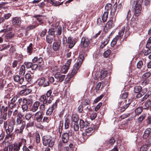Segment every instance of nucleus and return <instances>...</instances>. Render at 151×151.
<instances>
[{
    "instance_id": "de8ad7c7",
    "label": "nucleus",
    "mask_w": 151,
    "mask_h": 151,
    "mask_svg": "<svg viewBox=\"0 0 151 151\" xmlns=\"http://www.w3.org/2000/svg\"><path fill=\"white\" fill-rule=\"evenodd\" d=\"M128 96V94L127 92L124 93L122 95L120 96V99H126Z\"/></svg>"
},
{
    "instance_id": "864d4df0",
    "label": "nucleus",
    "mask_w": 151,
    "mask_h": 151,
    "mask_svg": "<svg viewBox=\"0 0 151 151\" xmlns=\"http://www.w3.org/2000/svg\"><path fill=\"white\" fill-rule=\"evenodd\" d=\"M46 40L47 42L49 44L51 43L53 41L52 38L50 36H47Z\"/></svg>"
},
{
    "instance_id": "69168bd1",
    "label": "nucleus",
    "mask_w": 151,
    "mask_h": 151,
    "mask_svg": "<svg viewBox=\"0 0 151 151\" xmlns=\"http://www.w3.org/2000/svg\"><path fill=\"white\" fill-rule=\"evenodd\" d=\"M89 126H88V127L86 128L84 130H85V132L88 133H90L93 130V129L91 128L88 127Z\"/></svg>"
},
{
    "instance_id": "a211bd4d",
    "label": "nucleus",
    "mask_w": 151,
    "mask_h": 151,
    "mask_svg": "<svg viewBox=\"0 0 151 151\" xmlns=\"http://www.w3.org/2000/svg\"><path fill=\"white\" fill-rule=\"evenodd\" d=\"M67 43L69 44V47L70 48H72L76 43V41L74 40H72L71 38L69 37L68 38L67 40Z\"/></svg>"
},
{
    "instance_id": "a878e982",
    "label": "nucleus",
    "mask_w": 151,
    "mask_h": 151,
    "mask_svg": "<svg viewBox=\"0 0 151 151\" xmlns=\"http://www.w3.org/2000/svg\"><path fill=\"white\" fill-rule=\"evenodd\" d=\"M52 93V91L51 90H49L47 91L46 93V96L47 97V98H49L48 102V103L49 104H50L52 102V99L51 96Z\"/></svg>"
},
{
    "instance_id": "f257e3e1",
    "label": "nucleus",
    "mask_w": 151,
    "mask_h": 151,
    "mask_svg": "<svg viewBox=\"0 0 151 151\" xmlns=\"http://www.w3.org/2000/svg\"><path fill=\"white\" fill-rule=\"evenodd\" d=\"M84 59L83 55H80L79 57L77 59L76 63L73 66V69L71 73V75L72 76L74 75L77 73Z\"/></svg>"
},
{
    "instance_id": "e2e57ef3",
    "label": "nucleus",
    "mask_w": 151,
    "mask_h": 151,
    "mask_svg": "<svg viewBox=\"0 0 151 151\" xmlns=\"http://www.w3.org/2000/svg\"><path fill=\"white\" fill-rule=\"evenodd\" d=\"M143 65V62L141 60H140L137 63V67L138 68H141Z\"/></svg>"
},
{
    "instance_id": "4c0bfd02",
    "label": "nucleus",
    "mask_w": 151,
    "mask_h": 151,
    "mask_svg": "<svg viewBox=\"0 0 151 151\" xmlns=\"http://www.w3.org/2000/svg\"><path fill=\"white\" fill-rule=\"evenodd\" d=\"M17 98V96H14L13 97L12 99L11 100V102L9 105V106L10 107H13V104L16 101Z\"/></svg>"
},
{
    "instance_id": "aec40b11",
    "label": "nucleus",
    "mask_w": 151,
    "mask_h": 151,
    "mask_svg": "<svg viewBox=\"0 0 151 151\" xmlns=\"http://www.w3.org/2000/svg\"><path fill=\"white\" fill-rule=\"evenodd\" d=\"M14 124L13 122H9L8 128L6 129V132H12L14 129Z\"/></svg>"
},
{
    "instance_id": "3c124183",
    "label": "nucleus",
    "mask_w": 151,
    "mask_h": 151,
    "mask_svg": "<svg viewBox=\"0 0 151 151\" xmlns=\"http://www.w3.org/2000/svg\"><path fill=\"white\" fill-rule=\"evenodd\" d=\"M19 61L16 60H14L12 63V67L13 68L16 67L19 63Z\"/></svg>"
},
{
    "instance_id": "774afa93",
    "label": "nucleus",
    "mask_w": 151,
    "mask_h": 151,
    "mask_svg": "<svg viewBox=\"0 0 151 151\" xmlns=\"http://www.w3.org/2000/svg\"><path fill=\"white\" fill-rule=\"evenodd\" d=\"M145 118V116L144 115H142L140 116L138 119V122L141 123V122L142 120L144 119Z\"/></svg>"
},
{
    "instance_id": "4468645a",
    "label": "nucleus",
    "mask_w": 151,
    "mask_h": 151,
    "mask_svg": "<svg viewBox=\"0 0 151 151\" xmlns=\"http://www.w3.org/2000/svg\"><path fill=\"white\" fill-rule=\"evenodd\" d=\"M69 138V134L67 132H65L62 136V141L63 143H67L68 141Z\"/></svg>"
},
{
    "instance_id": "20e7f679",
    "label": "nucleus",
    "mask_w": 151,
    "mask_h": 151,
    "mask_svg": "<svg viewBox=\"0 0 151 151\" xmlns=\"http://www.w3.org/2000/svg\"><path fill=\"white\" fill-rule=\"evenodd\" d=\"M16 125L17 126L19 129H17L15 130L16 133L19 134H22L23 133V130L26 127L25 122L24 121H17L16 122Z\"/></svg>"
},
{
    "instance_id": "bb28decb",
    "label": "nucleus",
    "mask_w": 151,
    "mask_h": 151,
    "mask_svg": "<svg viewBox=\"0 0 151 151\" xmlns=\"http://www.w3.org/2000/svg\"><path fill=\"white\" fill-rule=\"evenodd\" d=\"M70 124V120L68 119V117L67 116L65 118L64 122V127L65 129H67L69 127Z\"/></svg>"
},
{
    "instance_id": "2f4dec72",
    "label": "nucleus",
    "mask_w": 151,
    "mask_h": 151,
    "mask_svg": "<svg viewBox=\"0 0 151 151\" xmlns=\"http://www.w3.org/2000/svg\"><path fill=\"white\" fill-rule=\"evenodd\" d=\"M35 137L36 140V142L37 143H40V139L39 133L38 131H36L35 134Z\"/></svg>"
},
{
    "instance_id": "f704fd0d",
    "label": "nucleus",
    "mask_w": 151,
    "mask_h": 151,
    "mask_svg": "<svg viewBox=\"0 0 151 151\" xmlns=\"http://www.w3.org/2000/svg\"><path fill=\"white\" fill-rule=\"evenodd\" d=\"M11 132H6L7 135L6 136L5 138V140L6 139H8L9 138H11V140L12 139V138L13 137V134H11Z\"/></svg>"
},
{
    "instance_id": "f8f14e48",
    "label": "nucleus",
    "mask_w": 151,
    "mask_h": 151,
    "mask_svg": "<svg viewBox=\"0 0 151 151\" xmlns=\"http://www.w3.org/2000/svg\"><path fill=\"white\" fill-rule=\"evenodd\" d=\"M61 43V40L58 38V41L54 42L53 44L52 47L53 49L55 51L58 50L60 46Z\"/></svg>"
},
{
    "instance_id": "393cba45",
    "label": "nucleus",
    "mask_w": 151,
    "mask_h": 151,
    "mask_svg": "<svg viewBox=\"0 0 151 151\" xmlns=\"http://www.w3.org/2000/svg\"><path fill=\"white\" fill-rule=\"evenodd\" d=\"M151 132V129L150 128H147L146 129L144 132L143 137L144 139L147 138L149 136Z\"/></svg>"
},
{
    "instance_id": "473e14b6",
    "label": "nucleus",
    "mask_w": 151,
    "mask_h": 151,
    "mask_svg": "<svg viewBox=\"0 0 151 151\" xmlns=\"http://www.w3.org/2000/svg\"><path fill=\"white\" fill-rule=\"evenodd\" d=\"M109 12L105 11L102 16V19L103 22H104L106 21L108 17Z\"/></svg>"
},
{
    "instance_id": "9d476101",
    "label": "nucleus",
    "mask_w": 151,
    "mask_h": 151,
    "mask_svg": "<svg viewBox=\"0 0 151 151\" xmlns=\"http://www.w3.org/2000/svg\"><path fill=\"white\" fill-rule=\"evenodd\" d=\"M90 43L89 40L87 37H83L81 42V45L83 48L87 47Z\"/></svg>"
},
{
    "instance_id": "c9c22d12",
    "label": "nucleus",
    "mask_w": 151,
    "mask_h": 151,
    "mask_svg": "<svg viewBox=\"0 0 151 151\" xmlns=\"http://www.w3.org/2000/svg\"><path fill=\"white\" fill-rule=\"evenodd\" d=\"M21 105L23 112L27 111L28 110V106L26 103H25L24 102H23V104H22Z\"/></svg>"
},
{
    "instance_id": "a19ab883",
    "label": "nucleus",
    "mask_w": 151,
    "mask_h": 151,
    "mask_svg": "<svg viewBox=\"0 0 151 151\" xmlns=\"http://www.w3.org/2000/svg\"><path fill=\"white\" fill-rule=\"evenodd\" d=\"M23 65H24V66H26L27 68H31L32 66V63L29 62H24Z\"/></svg>"
},
{
    "instance_id": "09e8293b",
    "label": "nucleus",
    "mask_w": 151,
    "mask_h": 151,
    "mask_svg": "<svg viewBox=\"0 0 151 151\" xmlns=\"http://www.w3.org/2000/svg\"><path fill=\"white\" fill-rule=\"evenodd\" d=\"M146 144L147 146H151V137H150L146 141Z\"/></svg>"
},
{
    "instance_id": "6e6552de",
    "label": "nucleus",
    "mask_w": 151,
    "mask_h": 151,
    "mask_svg": "<svg viewBox=\"0 0 151 151\" xmlns=\"http://www.w3.org/2000/svg\"><path fill=\"white\" fill-rule=\"evenodd\" d=\"M60 73L59 72H57L54 75L55 78L56 79V82L60 83L62 82L65 77L66 76L64 75H62L60 76Z\"/></svg>"
},
{
    "instance_id": "37998d69",
    "label": "nucleus",
    "mask_w": 151,
    "mask_h": 151,
    "mask_svg": "<svg viewBox=\"0 0 151 151\" xmlns=\"http://www.w3.org/2000/svg\"><path fill=\"white\" fill-rule=\"evenodd\" d=\"M32 114L31 112L27 113L25 115V119L27 120H29L32 117Z\"/></svg>"
},
{
    "instance_id": "72a5a7b5",
    "label": "nucleus",
    "mask_w": 151,
    "mask_h": 151,
    "mask_svg": "<svg viewBox=\"0 0 151 151\" xmlns=\"http://www.w3.org/2000/svg\"><path fill=\"white\" fill-rule=\"evenodd\" d=\"M21 87L24 89L26 95L32 92V90L30 89L27 88L26 86V85L22 86H21Z\"/></svg>"
},
{
    "instance_id": "7ed1b4c3",
    "label": "nucleus",
    "mask_w": 151,
    "mask_h": 151,
    "mask_svg": "<svg viewBox=\"0 0 151 151\" xmlns=\"http://www.w3.org/2000/svg\"><path fill=\"white\" fill-rule=\"evenodd\" d=\"M43 143L45 146L48 145L50 147H52L54 142L51 139V137L49 136H45L42 138Z\"/></svg>"
},
{
    "instance_id": "052dcab7",
    "label": "nucleus",
    "mask_w": 151,
    "mask_h": 151,
    "mask_svg": "<svg viewBox=\"0 0 151 151\" xmlns=\"http://www.w3.org/2000/svg\"><path fill=\"white\" fill-rule=\"evenodd\" d=\"M150 93H149V92L146 93V94L141 99V101H143L147 99L150 96Z\"/></svg>"
},
{
    "instance_id": "58836bf2",
    "label": "nucleus",
    "mask_w": 151,
    "mask_h": 151,
    "mask_svg": "<svg viewBox=\"0 0 151 151\" xmlns=\"http://www.w3.org/2000/svg\"><path fill=\"white\" fill-rule=\"evenodd\" d=\"M25 79L28 82L30 81L32 78L30 74L29 73H27L25 74Z\"/></svg>"
},
{
    "instance_id": "338daca9",
    "label": "nucleus",
    "mask_w": 151,
    "mask_h": 151,
    "mask_svg": "<svg viewBox=\"0 0 151 151\" xmlns=\"http://www.w3.org/2000/svg\"><path fill=\"white\" fill-rule=\"evenodd\" d=\"M97 116V114L96 112H93L90 116L92 120L94 119Z\"/></svg>"
},
{
    "instance_id": "9b49d317",
    "label": "nucleus",
    "mask_w": 151,
    "mask_h": 151,
    "mask_svg": "<svg viewBox=\"0 0 151 151\" xmlns=\"http://www.w3.org/2000/svg\"><path fill=\"white\" fill-rule=\"evenodd\" d=\"M14 80L17 83L22 84L24 81V78L23 77H20L18 75L15 76L14 77Z\"/></svg>"
},
{
    "instance_id": "8fccbe9b",
    "label": "nucleus",
    "mask_w": 151,
    "mask_h": 151,
    "mask_svg": "<svg viewBox=\"0 0 151 151\" xmlns=\"http://www.w3.org/2000/svg\"><path fill=\"white\" fill-rule=\"evenodd\" d=\"M45 81V79L44 78H42L39 80L38 82L39 85L40 86L43 85Z\"/></svg>"
},
{
    "instance_id": "4be33fe9",
    "label": "nucleus",
    "mask_w": 151,
    "mask_h": 151,
    "mask_svg": "<svg viewBox=\"0 0 151 151\" xmlns=\"http://www.w3.org/2000/svg\"><path fill=\"white\" fill-rule=\"evenodd\" d=\"M12 22L14 25H19L21 23V20L18 17H15L13 19Z\"/></svg>"
},
{
    "instance_id": "6ab92c4d",
    "label": "nucleus",
    "mask_w": 151,
    "mask_h": 151,
    "mask_svg": "<svg viewBox=\"0 0 151 151\" xmlns=\"http://www.w3.org/2000/svg\"><path fill=\"white\" fill-rule=\"evenodd\" d=\"M26 68L24 65H22L20 67L19 72V74L20 76H24L25 73Z\"/></svg>"
},
{
    "instance_id": "e433bc0d",
    "label": "nucleus",
    "mask_w": 151,
    "mask_h": 151,
    "mask_svg": "<svg viewBox=\"0 0 151 151\" xmlns=\"http://www.w3.org/2000/svg\"><path fill=\"white\" fill-rule=\"evenodd\" d=\"M33 17L36 18L37 20L40 23V24H42L44 23L43 21H42V19L40 15H35Z\"/></svg>"
},
{
    "instance_id": "4d7b16f0",
    "label": "nucleus",
    "mask_w": 151,
    "mask_h": 151,
    "mask_svg": "<svg viewBox=\"0 0 151 151\" xmlns=\"http://www.w3.org/2000/svg\"><path fill=\"white\" fill-rule=\"evenodd\" d=\"M148 147L146 144L142 146L140 148V151H146L147 150Z\"/></svg>"
},
{
    "instance_id": "1a4fd4ad",
    "label": "nucleus",
    "mask_w": 151,
    "mask_h": 151,
    "mask_svg": "<svg viewBox=\"0 0 151 151\" xmlns=\"http://www.w3.org/2000/svg\"><path fill=\"white\" fill-rule=\"evenodd\" d=\"M57 103L55 102L51 106L49 107L47 110L46 114L47 116H50L52 113L53 110L57 107Z\"/></svg>"
},
{
    "instance_id": "ddd939ff",
    "label": "nucleus",
    "mask_w": 151,
    "mask_h": 151,
    "mask_svg": "<svg viewBox=\"0 0 151 151\" xmlns=\"http://www.w3.org/2000/svg\"><path fill=\"white\" fill-rule=\"evenodd\" d=\"M42 114L41 112L38 111L36 113L34 114V118L37 122H41L42 118Z\"/></svg>"
},
{
    "instance_id": "423d86ee",
    "label": "nucleus",
    "mask_w": 151,
    "mask_h": 151,
    "mask_svg": "<svg viewBox=\"0 0 151 151\" xmlns=\"http://www.w3.org/2000/svg\"><path fill=\"white\" fill-rule=\"evenodd\" d=\"M117 6V4L115 3L112 7V5L111 4H106L105 7V9L106 11L108 12L110 11L111 13H114V12L116 9Z\"/></svg>"
},
{
    "instance_id": "0eeeda50",
    "label": "nucleus",
    "mask_w": 151,
    "mask_h": 151,
    "mask_svg": "<svg viewBox=\"0 0 151 151\" xmlns=\"http://www.w3.org/2000/svg\"><path fill=\"white\" fill-rule=\"evenodd\" d=\"M132 8L135 16H138L141 12V10L142 9L141 5L136 3L134 6H133Z\"/></svg>"
},
{
    "instance_id": "603ef678",
    "label": "nucleus",
    "mask_w": 151,
    "mask_h": 151,
    "mask_svg": "<svg viewBox=\"0 0 151 151\" xmlns=\"http://www.w3.org/2000/svg\"><path fill=\"white\" fill-rule=\"evenodd\" d=\"M22 117L23 115L21 113H19L17 115V119L16 122H17L18 120L19 121H23V120L22 119Z\"/></svg>"
},
{
    "instance_id": "49530a36",
    "label": "nucleus",
    "mask_w": 151,
    "mask_h": 151,
    "mask_svg": "<svg viewBox=\"0 0 151 151\" xmlns=\"http://www.w3.org/2000/svg\"><path fill=\"white\" fill-rule=\"evenodd\" d=\"M63 125V121H60V126L59 127L58 131L60 133H61L62 132V127Z\"/></svg>"
},
{
    "instance_id": "412c9836",
    "label": "nucleus",
    "mask_w": 151,
    "mask_h": 151,
    "mask_svg": "<svg viewBox=\"0 0 151 151\" xmlns=\"http://www.w3.org/2000/svg\"><path fill=\"white\" fill-rule=\"evenodd\" d=\"M114 26L113 21L111 20L109 21L106 24L104 29H107L112 28Z\"/></svg>"
},
{
    "instance_id": "2eb2a0df",
    "label": "nucleus",
    "mask_w": 151,
    "mask_h": 151,
    "mask_svg": "<svg viewBox=\"0 0 151 151\" xmlns=\"http://www.w3.org/2000/svg\"><path fill=\"white\" fill-rule=\"evenodd\" d=\"M40 102L36 101L32 105L30 109V111L32 112H35L38 109L40 105Z\"/></svg>"
},
{
    "instance_id": "ea45409f",
    "label": "nucleus",
    "mask_w": 151,
    "mask_h": 151,
    "mask_svg": "<svg viewBox=\"0 0 151 151\" xmlns=\"http://www.w3.org/2000/svg\"><path fill=\"white\" fill-rule=\"evenodd\" d=\"M142 88V87L140 86H136L134 87V90L135 93H140Z\"/></svg>"
},
{
    "instance_id": "13d9d810",
    "label": "nucleus",
    "mask_w": 151,
    "mask_h": 151,
    "mask_svg": "<svg viewBox=\"0 0 151 151\" xmlns=\"http://www.w3.org/2000/svg\"><path fill=\"white\" fill-rule=\"evenodd\" d=\"M150 72H146L143 75V77L145 79H147L150 76Z\"/></svg>"
},
{
    "instance_id": "7c9ffc66",
    "label": "nucleus",
    "mask_w": 151,
    "mask_h": 151,
    "mask_svg": "<svg viewBox=\"0 0 151 151\" xmlns=\"http://www.w3.org/2000/svg\"><path fill=\"white\" fill-rule=\"evenodd\" d=\"M71 118L72 121L75 122H77L78 121V116L77 114H73L72 115Z\"/></svg>"
},
{
    "instance_id": "5701e85b",
    "label": "nucleus",
    "mask_w": 151,
    "mask_h": 151,
    "mask_svg": "<svg viewBox=\"0 0 151 151\" xmlns=\"http://www.w3.org/2000/svg\"><path fill=\"white\" fill-rule=\"evenodd\" d=\"M48 98L45 95H43L41 96L40 99V102H42L43 104H47L48 102Z\"/></svg>"
},
{
    "instance_id": "f3484780",
    "label": "nucleus",
    "mask_w": 151,
    "mask_h": 151,
    "mask_svg": "<svg viewBox=\"0 0 151 151\" xmlns=\"http://www.w3.org/2000/svg\"><path fill=\"white\" fill-rule=\"evenodd\" d=\"M32 97L33 96H29L27 98H24V99L23 101L24 103H26L28 105L31 104L33 101Z\"/></svg>"
},
{
    "instance_id": "c756f323",
    "label": "nucleus",
    "mask_w": 151,
    "mask_h": 151,
    "mask_svg": "<svg viewBox=\"0 0 151 151\" xmlns=\"http://www.w3.org/2000/svg\"><path fill=\"white\" fill-rule=\"evenodd\" d=\"M69 68V67L66 66V65H64L61 68L60 72L61 73H65L67 72Z\"/></svg>"
},
{
    "instance_id": "680f3d73",
    "label": "nucleus",
    "mask_w": 151,
    "mask_h": 151,
    "mask_svg": "<svg viewBox=\"0 0 151 151\" xmlns=\"http://www.w3.org/2000/svg\"><path fill=\"white\" fill-rule=\"evenodd\" d=\"M55 30L53 28H51L49 29V30L48 32V33L49 34L51 35H53L55 34Z\"/></svg>"
},
{
    "instance_id": "dca6fc26",
    "label": "nucleus",
    "mask_w": 151,
    "mask_h": 151,
    "mask_svg": "<svg viewBox=\"0 0 151 151\" xmlns=\"http://www.w3.org/2000/svg\"><path fill=\"white\" fill-rule=\"evenodd\" d=\"M80 125L81 128L85 129L86 128L88 127L89 124L87 122H84L83 120H80Z\"/></svg>"
},
{
    "instance_id": "79ce46f5",
    "label": "nucleus",
    "mask_w": 151,
    "mask_h": 151,
    "mask_svg": "<svg viewBox=\"0 0 151 151\" xmlns=\"http://www.w3.org/2000/svg\"><path fill=\"white\" fill-rule=\"evenodd\" d=\"M135 113L136 114H139L142 111V109L141 107H139L136 109L135 110Z\"/></svg>"
},
{
    "instance_id": "6e6d98bb",
    "label": "nucleus",
    "mask_w": 151,
    "mask_h": 151,
    "mask_svg": "<svg viewBox=\"0 0 151 151\" xmlns=\"http://www.w3.org/2000/svg\"><path fill=\"white\" fill-rule=\"evenodd\" d=\"M38 25H30L27 27L26 28V30L27 31H28L32 29H34Z\"/></svg>"
},
{
    "instance_id": "39448f33",
    "label": "nucleus",
    "mask_w": 151,
    "mask_h": 151,
    "mask_svg": "<svg viewBox=\"0 0 151 151\" xmlns=\"http://www.w3.org/2000/svg\"><path fill=\"white\" fill-rule=\"evenodd\" d=\"M107 72L104 70L97 72L96 73V78L100 80L103 79L106 76Z\"/></svg>"
},
{
    "instance_id": "0e129e2a",
    "label": "nucleus",
    "mask_w": 151,
    "mask_h": 151,
    "mask_svg": "<svg viewBox=\"0 0 151 151\" xmlns=\"http://www.w3.org/2000/svg\"><path fill=\"white\" fill-rule=\"evenodd\" d=\"M1 110L2 113H4L6 112L7 110V107L6 106H2L1 107Z\"/></svg>"
},
{
    "instance_id": "c85d7f7f",
    "label": "nucleus",
    "mask_w": 151,
    "mask_h": 151,
    "mask_svg": "<svg viewBox=\"0 0 151 151\" xmlns=\"http://www.w3.org/2000/svg\"><path fill=\"white\" fill-rule=\"evenodd\" d=\"M21 147V145L20 143H14L13 148V151H19Z\"/></svg>"
},
{
    "instance_id": "a18cd8bd",
    "label": "nucleus",
    "mask_w": 151,
    "mask_h": 151,
    "mask_svg": "<svg viewBox=\"0 0 151 151\" xmlns=\"http://www.w3.org/2000/svg\"><path fill=\"white\" fill-rule=\"evenodd\" d=\"M32 44H30L27 48V52L29 53V55H30L32 53Z\"/></svg>"
},
{
    "instance_id": "b1692460",
    "label": "nucleus",
    "mask_w": 151,
    "mask_h": 151,
    "mask_svg": "<svg viewBox=\"0 0 151 151\" xmlns=\"http://www.w3.org/2000/svg\"><path fill=\"white\" fill-rule=\"evenodd\" d=\"M147 89L146 88H145L143 89H141V90L140 92V93H138L137 95V98H139L141 97L142 96L146 94V93H147Z\"/></svg>"
},
{
    "instance_id": "f03ea898",
    "label": "nucleus",
    "mask_w": 151,
    "mask_h": 151,
    "mask_svg": "<svg viewBox=\"0 0 151 151\" xmlns=\"http://www.w3.org/2000/svg\"><path fill=\"white\" fill-rule=\"evenodd\" d=\"M125 30V27H122L121 30H120L119 32L118 35H116L112 41L111 44V47H113L114 46V45L116 43L118 39H121L124 35Z\"/></svg>"
},
{
    "instance_id": "5fc2aeb1",
    "label": "nucleus",
    "mask_w": 151,
    "mask_h": 151,
    "mask_svg": "<svg viewBox=\"0 0 151 151\" xmlns=\"http://www.w3.org/2000/svg\"><path fill=\"white\" fill-rule=\"evenodd\" d=\"M18 143L20 144L21 146L22 145H23L24 146H25L27 144L26 140L24 139H22Z\"/></svg>"
},
{
    "instance_id": "c03bdc74",
    "label": "nucleus",
    "mask_w": 151,
    "mask_h": 151,
    "mask_svg": "<svg viewBox=\"0 0 151 151\" xmlns=\"http://www.w3.org/2000/svg\"><path fill=\"white\" fill-rule=\"evenodd\" d=\"M111 51L109 49L107 50L104 53V56L105 58L108 57L111 53Z\"/></svg>"
},
{
    "instance_id": "bf43d9fd",
    "label": "nucleus",
    "mask_w": 151,
    "mask_h": 151,
    "mask_svg": "<svg viewBox=\"0 0 151 151\" xmlns=\"http://www.w3.org/2000/svg\"><path fill=\"white\" fill-rule=\"evenodd\" d=\"M14 36V35L13 33L10 32L6 34V37L7 39H10Z\"/></svg>"
},
{
    "instance_id": "cd10ccee",
    "label": "nucleus",
    "mask_w": 151,
    "mask_h": 151,
    "mask_svg": "<svg viewBox=\"0 0 151 151\" xmlns=\"http://www.w3.org/2000/svg\"><path fill=\"white\" fill-rule=\"evenodd\" d=\"M144 106V109H148L149 107L151 109V99L147 100L145 103Z\"/></svg>"
}]
</instances>
